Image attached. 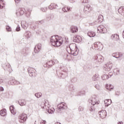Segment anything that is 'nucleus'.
I'll return each instance as SVG.
<instances>
[{"label": "nucleus", "mask_w": 124, "mask_h": 124, "mask_svg": "<svg viewBox=\"0 0 124 124\" xmlns=\"http://www.w3.org/2000/svg\"><path fill=\"white\" fill-rule=\"evenodd\" d=\"M50 42L53 46L60 47L62 44V38L58 36H53L50 39Z\"/></svg>", "instance_id": "1"}, {"label": "nucleus", "mask_w": 124, "mask_h": 124, "mask_svg": "<svg viewBox=\"0 0 124 124\" xmlns=\"http://www.w3.org/2000/svg\"><path fill=\"white\" fill-rule=\"evenodd\" d=\"M69 49L70 50V51H68V49H67V51L69 54H71L72 55H73V56H77L78 54V52L77 51L78 48H77L76 44H70L69 46Z\"/></svg>", "instance_id": "2"}, {"label": "nucleus", "mask_w": 124, "mask_h": 124, "mask_svg": "<svg viewBox=\"0 0 124 124\" xmlns=\"http://www.w3.org/2000/svg\"><path fill=\"white\" fill-rule=\"evenodd\" d=\"M98 32H100L101 33H106L107 31H110V28L107 27L105 28L104 26L101 25L98 27L97 28Z\"/></svg>", "instance_id": "3"}, {"label": "nucleus", "mask_w": 124, "mask_h": 124, "mask_svg": "<svg viewBox=\"0 0 124 124\" xmlns=\"http://www.w3.org/2000/svg\"><path fill=\"white\" fill-rule=\"evenodd\" d=\"M28 119V115L26 113H22L19 116V121L21 124H24Z\"/></svg>", "instance_id": "4"}, {"label": "nucleus", "mask_w": 124, "mask_h": 124, "mask_svg": "<svg viewBox=\"0 0 124 124\" xmlns=\"http://www.w3.org/2000/svg\"><path fill=\"white\" fill-rule=\"evenodd\" d=\"M94 47L95 50H98L99 51H101L103 48V46L102 44L100 42H97L94 43Z\"/></svg>", "instance_id": "5"}, {"label": "nucleus", "mask_w": 124, "mask_h": 124, "mask_svg": "<svg viewBox=\"0 0 124 124\" xmlns=\"http://www.w3.org/2000/svg\"><path fill=\"white\" fill-rule=\"evenodd\" d=\"M112 66L113 64L111 62H108L105 64L104 68L106 71H110Z\"/></svg>", "instance_id": "6"}, {"label": "nucleus", "mask_w": 124, "mask_h": 124, "mask_svg": "<svg viewBox=\"0 0 124 124\" xmlns=\"http://www.w3.org/2000/svg\"><path fill=\"white\" fill-rule=\"evenodd\" d=\"M54 64H55V62L51 60V61H48L46 64H45L44 65V66L45 67H48V68H50V67H52V66H53Z\"/></svg>", "instance_id": "7"}, {"label": "nucleus", "mask_w": 124, "mask_h": 124, "mask_svg": "<svg viewBox=\"0 0 124 124\" xmlns=\"http://www.w3.org/2000/svg\"><path fill=\"white\" fill-rule=\"evenodd\" d=\"M28 73L30 76H35V69L33 68H28Z\"/></svg>", "instance_id": "8"}, {"label": "nucleus", "mask_w": 124, "mask_h": 124, "mask_svg": "<svg viewBox=\"0 0 124 124\" xmlns=\"http://www.w3.org/2000/svg\"><path fill=\"white\" fill-rule=\"evenodd\" d=\"M99 115L100 116V118L102 119H105L106 118V116H107V113L105 110H102L99 112Z\"/></svg>", "instance_id": "9"}, {"label": "nucleus", "mask_w": 124, "mask_h": 124, "mask_svg": "<svg viewBox=\"0 0 124 124\" xmlns=\"http://www.w3.org/2000/svg\"><path fill=\"white\" fill-rule=\"evenodd\" d=\"M73 41L74 42H77L78 43H79L82 41V37L79 35H77L74 37Z\"/></svg>", "instance_id": "10"}, {"label": "nucleus", "mask_w": 124, "mask_h": 124, "mask_svg": "<svg viewBox=\"0 0 124 124\" xmlns=\"http://www.w3.org/2000/svg\"><path fill=\"white\" fill-rule=\"evenodd\" d=\"M70 31L72 33H76V32H78V27L76 26H71L70 28Z\"/></svg>", "instance_id": "11"}, {"label": "nucleus", "mask_w": 124, "mask_h": 124, "mask_svg": "<svg viewBox=\"0 0 124 124\" xmlns=\"http://www.w3.org/2000/svg\"><path fill=\"white\" fill-rule=\"evenodd\" d=\"M112 57H114V58H123V56H124V54L122 53H119V52H115L113 53L112 54Z\"/></svg>", "instance_id": "12"}, {"label": "nucleus", "mask_w": 124, "mask_h": 124, "mask_svg": "<svg viewBox=\"0 0 124 124\" xmlns=\"http://www.w3.org/2000/svg\"><path fill=\"white\" fill-rule=\"evenodd\" d=\"M111 38L113 39V40H115L116 41H119L120 43V37L117 34H112L111 36Z\"/></svg>", "instance_id": "13"}, {"label": "nucleus", "mask_w": 124, "mask_h": 124, "mask_svg": "<svg viewBox=\"0 0 124 124\" xmlns=\"http://www.w3.org/2000/svg\"><path fill=\"white\" fill-rule=\"evenodd\" d=\"M66 104L64 103H61L58 105V109H65V107H66Z\"/></svg>", "instance_id": "14"}, {"label": "nucleus", "mask_w": 124, "mask_h": 124, "mask_svg": "<svg viewBox=\"0 0 124 124\" xmlns=\"http://www.w3.org/2000/svg\"><path fill=\"white\" fill-rule=\"evenodd\" d=\"M40 49H41V44H38L35 46L34 51L35 53H38L40 51Z\"/></svg>", "instance_id": "15"}, {"label": "nucleus", "mask_w": 124, "mask_h": 124, "mask_svg": "<svg viewBox=\"0 0 124 124\" xmlns=\"http://www.w3.org/2000/svg\"><path fill=\"white\" fill-rule=\"evenodd\" d=\"M19 104L20 106H25L27 104V102H26L25 99H21L19 101Z\"/></svg>", "instance_id": "16"}, {"label": "nucleus", "mask_w": 124, "mask_h": 124, "mask_svg": "<svg viewBox=\"0 0 124 124\" xmlns=\"http://www.w3.org/2000/svg\"><path fill=\"white\" fill-rule=\"evenodd\" d=\"M25 9L24 8H20L18 9V10L17 11L16 14H18V13H19L20 15H23V14L25 13Z\"/></svg>", "instance_id": "17"}, {"label": "nucleus", "mask_w": 124, "mask_h": 124, "mask_svg": "<svg viewBox=\"0 0 124 124\" xmlns=\"http://www.w3.org/2000/svg\"><path fill=\"white\" fill-rule=\"evenodd\" d=\"M95 60H98V61L99 62H103V60H104V58L102 56H99L98 57L96 56L95 57Z\"/></svg>", "instance_id": "18"}, {"label": "nucleus", "mask_w": 124, "mask_h": 124, "mask_svg": "<svg viewBox=\"0 0 124 124\" xmlns=\"http://www.w3.org/2000/svg\"><path fill=\"white\" fill-rule=\"evenodd\" d=\"M106 106H109L112 103V100L111 99H106L104 101Z\"/></svg>", "instance_id": "19"}, {"label": "nucleus", "mask_w": 124, "mask_h": 124, "mask_svg": "<svg viewBox=\"0 0 124 124\" xmlns=\"http://www.w3.org/2000/svg\"><path fill=\"white\" fill-rule=\"evenodd\" d=\"M58 5L55 3H51L49 6L48 8L52 10V9H54L55 8H57Z\"/></svg>", "instance_id": "20"}, {"label": "nucleus", "mask_w": 124, "mask_h": 124, "mask_svg": "<svg viewBox=\"0 0 124 124\" xmlns=\"http://www.w3.org/2000/svg\"><path fill=\"white\" fill-rule=\"evenodd\" d=\"M10 110L13 115H15L16 114V110H15V108H14V107L13 106H11L10 107Z\"/></svg>", "instance_id": "21"}, {"label": "nucleus", "mask_w": 124, "mask_h": 124, "mask_svg": "<svg viewBox=\"0 0 124 124\" xmlns=\"http://www.w3.org/2000/svg\"><path fill=\"white\" fill-rule=\"evenodd\" d=\"M0 114L2 116H6V109H3L0 111Z\"/></svg>", "instance_id": "22"}, {"label": "nucleus", "mask_w": 124, "mask_h": 124, "mask_svg": "<svg viewBox=\"0 0 124 124\" xmlns=\"http://www.w3.org/2000/svg\"><path fill=\"white\" fill-rule=\"evenodd\" d=\"M62 10L63 12H67V11L70 10V8L67 6H65L62 8Z\"/></svg>", "instance_id": "23"}, {"label": "nucleus", "mask_w": 124, "mask_h": 124, "mask_svg": "<svg viewBox=\"0 0 124 124\" xmlns=\"http://www.w3.org/2000/svg\"><path fill=\"white\" fill-rule=\"evenodd\" d=\"M106 88L108 91H111V90H113L114 87L111 84H107Z\"/></svg>", "instance_id": "24"}, {"label": "nucleus", "mask_w": 124, "mask_h": 124, "mask_svg": "<svg viewBox=\"0 0 124 124\" xmlns=\"http://www.w3.org/2000/svg\"><path fill=\"white\" fill-rule=\"evenodd\" d=\"M103 21V16L100 15L98 17V23H101Z\"/></svg>", "instance_id": "25"}, {"label": "nucleus", "mask_w": 124, "mask_h": 124, "mask_svg": "<svg viewBox=\"0 0 124 124\" xmlns=\"http://www.w3.org/2000/svg\"><path fill=\"white\" fill-rule=\"evenodd\" d=\"M88 35L90 37H93V36H95V33L93 31H89L88 32Z\"/></svg>", "instance_id": "26"}, {"label": "nucleus", "mask_w": 124, "mask_h": 124, "mask_svg": "<svg viewBox=\"0 0 124 124\" xmlns=\"http://www.w3.org/2000/svg\"><path fill=\"white\" fill-rule=\"evenodd\" d=\"M91 101L92 105H95L96 104V99L95 98H93L92 99L90 100Z\"/></svg>", "instance_id": "27"}, {"label": "nucleus", "mask_w": 124, "mask_h": 124, "mask_svg": "<svg viewBox=\"0 0 124 124\" xmlns=\"http://www.w3.org/2000/svg\"><path fill=\"white\" fill-rule=\"evenodd\" d=\"M4 7V4L3 3V0H0V8H3Z\"/></svg>", "instance_id": "28"}, {"label": "nucleus", "mask_w": 124, "mask_h": 124, "mask_svg": "<svg viewBox=\"0 0 124 124\" xmlns=\"http://www.w3.org/2000/svg\"><path fill=\"white\" fill-rule=\"evenodd\" d=\"M102 78L103 80H107V79L109 78V77H108V75H104L102 77Z\"/></svg>", "instance_id": "29"}, {"label": "nucleus", "mask_w": 124, "mask_h": 124, "mask_svg": "<svg viewBox=\"0 0 124 124\" xmlns=\"http://www.w3.org/2000/svg\"><path fill=\"white\" fill-rule=\"evenodd\" d=\"M35 95L36 97L38 98L41 97V96L42 95V94L40 93H35Z\"/></svg>", "instance_id": "30"}, {"label": "nucleus", "mask_w": 124, "mask_h": 124, "mask_svg": "<svg viewBox=\"0 0 124 124\" xmlns=\"http://www.w3.org/2000/svg\"><path fill=\"white\" fill-rule=\"evenodd\" d=\"M6 30H7L8 31H11V28L8 26L6 27Z\"/></svg>", "instance_id": "31"}, {"label": "nucleus", "mask_w": 124, "mask_h": 124, "mask_svg": "<svg viewBox=\"0 0 124 124\" xmlns=\"http://www.w3.org/2000/svg\"><path fill=\"white\" fill-rule=\"evenodd\" d=\"M12 82L14 85H17L18 84V81L15 79L13 80Z\"/></svg>", "instance_id": "32"}, {"label": "nucleus", "mask_w": 124, "mask_h": 124, "mask_svg": "<svg viewBox=\"0 0 124 124\" xmlns=\"http://www.w3.org/2000/svg\"><path fill=\"white\" fill-rule=\"evenodd\" d=\"M69 57H70V56H68V55H66L64 56V57L65 58V59L66 60H68V61H69Z\"/></svg>", "instance_id": "33"}, {"label": "nucleus", "mask_w": 124, "mask_h": 124, "mask_svg": "<svg viewBox=\"0 0 124 124\" xmlns=\"http://www.w3.org/2000/svg\"><path fill=\"white\" fill-rule=\"evenodd\" d=\"M42 11L43 12H46V11H47V8H42Z\"/></svg>", "instance_id": "34"}, {"label": "nucleus", "mask_w": 124, "mask_h": 124, "mask_svg": "<svg viewBox=\"0 0 124 124\" xmlns=\"http://www.w3.org/2000/svg\"><path fill=\"white\" fill-rule=\"evenodd\" d=\"M46 121L45 120H41V124H46Z\"/></svg>", "instance_id": "35"}, {"label": "nucleus", "mask_w": 124, "mask_h": 124, "mask_svg": "<svg viewBox=\"0 0 124 124\" xmlns=\"http://www.w3.org/2000/svg\"><path fill=\"white\" fill-rule=\"evenodd\" d=\"M20 30V27L17 26L16 29V31H19Z\"/></svg>", "instance_id": "36"}, {"label": "nucleus", "mask_w": 124, "mask_h": 124, "mask_svg": "<svg viewBox=\"0 0 124 124\" xmlns=\"http://www.w3.org/2000/svg\"><path fill=\"white\" fill-rule=\"evenodd\" d=\"M15 1L16 2V3H19L21 1V0H15Z\"/></svg>", "instance_id": "37"}, {"label": "nucleus", "mask_w": 124, "mask_h": 124, "mask_svg": "<svg viewBox=\"0 0 124 124\" xmlns=\"http://www.w3.org/2000/svg\"><path fill=\"white\" fill-rule=\"evenodd\" d=\"M50 107H51V106H50V105H48L47 106V108H48V112H50V111L51 110V109H50Z\"/></svg>", "instance_id": "38"}, {"label": "nucleus", "mask_w": 124, "mask_h": 124, "mask_svg": "<svg viewBox=\"0 0 124 124\" xmlns=\"http://www.w3.org/2000/svg\"><path fill=\"white\" fill-rule=\"evenodd\" d=\"M3 91V88L0 87V91L2 92Z\"/></svg>", "instance_id": "39"}, {"label": "nucleus", "mask_w": 124, "mask_h": 124, "mask_svg": "<svg viewBox=\"0 0 124 124\" xmlns=\"http://www.w3.org/2000/svg\"><path fill=\"white\" fill-rule=\"evenodd\" d=\"M0 83H2V82H3V79H0Z\"/></svg>", "instance_id": "40"}, {"label": "nucleus", "mask_w": 124, "mask_h": 124, "mask_svg": "<svg viewBox=\"0 0 124 124\" xmlns=\"http://www.w3.org/2000/svg\"><path fill=\"white\" fill-rule=\"evenodd\" d=\"M55 124H61L59 122H56V123H55Z\"/></svg>", "instance_id": "41"}, {"label": "nucleus", "mask_w": 124, "mask_h": 124, "mask_svg": "<svg viewBox=\"0 0 124 124\" xmlns=\"http://www.w3.org/2000/svg\"><path fill=\"white\" fill-rule=\"evenodd\" d=\"M118 124H123V122H119Z\"/></svg>", "instance_id": "42"}, {"label": "nucleus", "mask_w": 124, "mask_h": 124, "mask_svg": "<svg viewBox=\"0 0 124 124\" xmlns=\"http://www.w3.org/2000/svg\"><path fill=\"white\" fill-rule=\"evenodd\" d=\"M90 110L91 111H93V108H91Z\"/></svg>", "instance_id": "43"}, {"label": "nucleus", "mask_w": 124, "mask_h": 124, "mask_svg": "<svg viewBox=\"0 0 124 124\" xmlns=\"http://www.w3.org/2000/svg\"><path fill=\"white\" fill-rule=\"evenodd\" d=\"M41 107H42V108H44V106H42V105H41Z\"/></svg>", "instance_id": "44"}, {"label": "nucleus", "mask_w": 124, "mask_h": 124, "mask_svg": "<svg viewBox=\"0 0 124 124\" xmlns=\"http://www.w3.org/2000/svg\"><path fill=\"white\" fill-rule=\"evenodd\" d=\"M91 10H93V8H91Z\"/></svg>", "instance_id": "45"}, {"label": "nucleus", "mask_w": 124, "mask_h": 124, "mask_svg": "<svg viewBox=\"0 0 124 124\" xmlns=\"http://www.w3.org/2000/svg\"><path fill=\"white\" fill-rule=\"evenodd\" d=\"M52 112H54V109H53V110H52Z\"/></svg>", "instance_id": "46"}]
</instances>
